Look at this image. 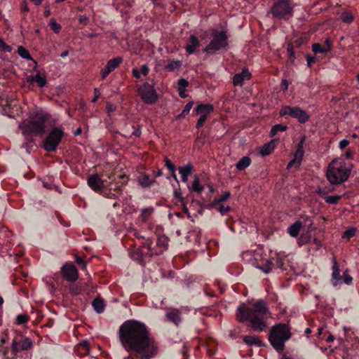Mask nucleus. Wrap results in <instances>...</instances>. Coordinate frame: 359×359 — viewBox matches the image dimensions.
Segmentation results:
<instances>
[{"label": "nucleus", "instance_id": "9d476101", "mask_svg": "<svg viewBox=\"0 0 359 359\" xmlns=\"http://www.w3.org/2000/svg\"><path fill=\"white\" fill-rule=\"evenodd\" d=\"M273 18L286 20L292 16V8L289 0H276L270 9Z\"/></svg>", "mask_w": 359, "mask_h": 359}, {"label": "nucleus", "instance_id": "3c124183", "mask_svg": "<svg viewBox=\"0 0 359 359\" xmlns=\"http://www.w3.org/2000/svg\"><path fill=\"white\" fill-rule=\"evenodd\" d=\"M343 281L345 284L350 285L352 284L353 282V278L348 274V270H346L344 272V275L342 276Z\"/></svg>", "mask_w": 359, "mask_h": 359}, {"label": "nucleus", "instance_id": "c756f323", "mask_svg": "<svg viewBox=\"0 0 359 359\" xmlns=\"http://www.w3.org/2000/svg\"><path fill=\"white\" fill-rule=\"evenodd\" d=\"M193 169H194L193 165L190 163L179 167L178 170H179V173L181 175L182 180H187L188 176L193 171Z\"/></svg>", "mask_w": 359, "mask_h": 359}, {"label": "nucleus", "instance_id": "c85d7f7f", "mask_svg": "<svg viewBox=\"0 0 359 359\" xmlns=\"http://www.w3.org/2000/svg\"><path fill=\"white\" fill-rule=\"evenodd\" d=\"M92 306L97 313L100 314L104 312L105 304L103 299L100 297L94 299L92 302Z\"/></svg>", "mask_w": 359, "mask_h": 359}, {"label": "nucleus", "instance_id": "37998d69", "mask_svg": "<svg viewBox=\"0 0 359 359\" xmlns=\"http://www.w3.org/2000/svg\"><path fill=\"white\" fill-rule=\"evenodd\" d=\"M50 27L56 34L59 33L61 30V25L57 23L55 18H51L50 20Z\"/></svg>", "mask_w": 359, "mask_h": 359}, {"label": "nucleus", "instance_id": "6ab92c4d", "mask_svg": "<svg viewBox=\"0 0 359 359\" xmlns=\"http://www.w3.org/2000/svg\"><path fill=\"white\" fill-rule=\"evenodd\" d=\"M251 78V74L247 69H243L241 73L236 74L233 77V83L235 86H242L244 81L249 80Z\"/></svg>", "mask_w": 359, "mask_h": 359}, {"label": "nucleus", "instance_id": "20e7f679", "mask_svg": "<svg viewBox=\"0 0 359 359\" xmlns=\"http://www.w3.org/2000/svg\"><path fill=\"white\" fill-rule=\"evenodd\" d=\"M137 238L140 241L142 240V242L138 248L130 252V256L133 260L137 261L140 264L144 266L147 261L150 260L151 257L160 255L154 254L152 252L153 250L157 251L158 248L153 236H137Z\"/></svg>", "mask_w": 359, "mask_h": 359}, {"label": "nucleus", "instance_id": "1a4fd4ad", "mask_svg": "<svg viewBox=\"0 0 359 359\" xmlns=\"http://www.w3.org/2000/svg\"><path fill=\"white\" fill-rule=\"evenodd\" d=\"M64 135L65 133L61 128H53L43 141L44 150L48 152L55 151Z\"/></svg>", "mask_w": 359, "mask_h": 359}, {"label": "nucleus", "instance_id": "0e129e2a", "mask_svg": "<svg viewBox=\"0 0 359 359\" xmlns=\"http://www.w3.org/2000/svg\"><path fill=\"white\" fill-rule=\"evenodd\" d=\"M203 290H204V293L206 296H210V297L215 296L214 292L210 288L209 286H208V285L204 286Z\"/></svg>", "mask_w": 359, "mask_h": 359}, {"label": "nucleus", "instance_id": "f8f14e48", "mask_svg": "<svg viewBox=\"0 0 359 359\" xmlns=\"http://www.w3.org/2000/svg\"><path fill=\"white\" fill-rule=\"evenodd\" d=\"M137 94L142 100L147 104H152L158 100V95L154 86L144 83L137 88Z\"/></svg>", "mask_w": 359, "mask_h": 359}, {"label": "nucleus", "instance_id": "2eb2a0df", "mask_svg": "<svg viewBox=\"0 0 359 359\" xmlns=\"http://www.w3.org/2000/svg\"><path fill=\"white\" fill-rule=\"evenodd\" d=\"M324 182L325 181H322V184L316 188L315 191V192L320 196H324L334 191L336 186L341 184L344 181H327L329 183L327 185L324 184Z\"/></svg>", "mask_w": 359, "mask_h": 359}, {"label": "nucleus", "instance_id": "774afa93", "mask_svg": "<svg viewBox=\"0 0 359 359\" xmlns=\"http://www.w3.org/2000/svg\"><path fill=\"white\" fill-rule=\"evenodd\" d=\"M280 87L283 91H286L288 88V81L286 79H283L281 81Z\"/></svg>", "mask_w": 359, "mask_h": 359}, {"label": "nucleus", "instance_id": "ea45409f", "mask_svg": "<svg viewBox=\"0 0 359 359\" xmlns=\"http://www.w3.org/2000/svg\"><path fill=\"white\" fill-rule=\"evenodd\" d=\"M154 212V208L152 207L144 208L141 211L140 217L142 221L145 222L148 219L149 217Z\"/></svg>", "mask_w": 359, "mask_h": 359}, {"label": "nucleus", "instance_id": "e433bc0d", "mask_svg": "<svg viewBox=\"0 0 359 359\" xmlns=\"http://www.w3.org/2000/svg\"><path fill=\"white\" fill-rule=\"evenodd\" d=\"M182 66V62L180 60H172L168 62L166 65L165 69L170 72H172L175 69H178Z\"/></svg>", "mask_w": 359, "mask_h": 359}, {"label": "nucleus", "instance_id": "6e6552de", "mask_svg": "<svg viewBox=\"0 0 359 359\" xmlns=\"http://www.w3.org/2000/svg\"><path fill=\"white\" fill-rule=\"evenodd\" d=\"M351 172V165L342 160H333L328 165L326 176L327 180H348Z\"/></svg>", "mask_w": 359, "mask_h": 359}, {"label": "nucleus", "instance_id": "c9c22d12", "mask_svg": "<svg viewBox=\"0 0 359 359\" xmlns=\"http://www.w3.org/2000/svg\"><path fill=\"white\" fill-rule=\"evenodd\" d=\"M341 20L344 23L350 24L353 21L354 16L351 12L344 11L341 15Z\"/></svg>", "mask_w": 359, "mask_h": 359}, {"label": "nucleus", "instance_id": "4c0bfd02", "mask_svg": "<svg viewBox=\"0 0 359 359\" xmlns=\"http://www.w3.org/2000/svg\"><path fill=\"white\" fill-rule=\"evenodd\" d=\"M287 126L282 124L274 125L270 131L271 136H275L278 132H283L287 130Z\"/></svg>", "mask_w": 359, "mask_h": 359}, {"label": "nucleus", "instance_id": "393cba45", "mask_svg": "<svg viewBox=\"0 0 359 359\" xmlns=\"http://www.w3.org/2000/svg\"><path fill=\"white\" fill-rule=\"evenodd\" d=\"M304 226L302 221L298 220L287 228V233L291 237L297 238L301 229Z\"/></svg>", "mask_w": 359, "mask_h": 359}, {"label": "nucleus", "instance_id": "4d7b16f0", "mask_svg": "<svg viewBox=\"0 0 359 359\" xmlns=\"http://www.w3.org/2000/svg\"><path fill=\"white\" fill-rule=\"evenodd\" d=\"M206 119L207 117L205 116V115H201L200 118H198L196 123V127L198 129L201 128L203 126L204 123L205 122Z\"/></svg>", "mask_w": 359, "mask_h": 359}, {"label": "nucleus", "instance_id": "4468645a", "mask_svg": "<svg viewBox=\"0 0 359 359\" xmlns=\"http://www.w3.org/2000/svg\"><path fill=\"white\" fill-rule=\"evenodd\" d=\"M61 271L62 276L68 281L74 282L78 278V271L72 264L66 263Z\"/></svg>", "mask_w": 359, "mask_h": 359}, {"label": "nucleus", "instance_id": "052dcab7", "mask_svg": "<svg viewBox=\"0 0 359 359\" xmlns=\"http://www.w3.org/2000/svg\"><path fill=\"white\" fill-rule=\"evenodd\" d=\"M218 210L220 212V213L222 215H224L227 214L230 211L231 208L229 206H224L223 205H219Z\"/></svg>", "mask_w": 359, "mask_h": 359}, {"label": "nucleus", "instance_id": "bf43d9fd", "mask_svg": "<svg viewBox=\"0 0 359 359\" xmlns=\"http://www.w3.org/2000/svg\"><path fill=\"white\" fill-rule=\"evenodd\" d=\"M189 86V82L184 79H180L178 81V88L185 89Z\"/></svg>", "mask_w": 359, "mask_h": 359}, {"label": "nucleus", "instance_id": "5701e85b", "mask_svg": "<svg viewBox=\"0 0 359 359\" xmlns=\"http://www.w3.org/2000/svg\"><path fill=\"white\" fill-rule=\"evenodd\" d=\"M200 46V42L198 38L192 34L189 36L188 43L185 46L186 51L188 54L191 55L196 52V49Z\"/></svg>", "mask_w": 359, "mask_h": 359}, {"label": "nucleus", "instance_id": "603ef678", "mask_svg": "<svg viewBox=\"0 0 359 359\" xmlns=\"http://www.w3.org/2000/svg\"><path fill=\"white\" fill-rule=\"evenodd\" d=\"M29 318L27 315H25V314L18 315L17 316V323L19 325H22V324L27 323L29 321Z\"/></svg>", "mask_w": 359, "mask_h": 359}, {"label": "nucleus", "instance_id": "49530a36", "mask_svg": "<svg viewBox=\"0 0 359 359\" xmlns=\"http://www.w3.org/2000/svg\"><path fill=\"white\" fill-rule=\"evenodd\" d=\"M173 195L176 200H177L178 203L184 205V197L182 196V192L180 189H174Z\"/></svg>", "mask_w": 359, "mask_h": 359}, {"label": "nucleus", "instance_id": "bb28decb", "mask_svg": "<svg viewBox=\"0 0 359 359\" xmlns=\"http://www.w3.org/2000/svg\"><path fill=\"white\" fill-rule=\"evenodd\" d=\"M278 140L273 139L271 140L269 142L264 144L260 150V154L262 156H266L270 154L274 149L276 147V142Z\"/></svg>", "mask_w": 359, "mask_h": 359}, {"label": "nucleus", "instance_id": "f3484780", "mask_svg": "<svg viewBox=\"0 0 359 359\" xmlns=\"http://www.w3.org/2000/svg\"><path fill=\"white\" fill-rule=\"evenodd\" d=\"M255 265L264 273H269L274 266V263L271 259L262 258L259 261L256 260Z\"/></svg>", "mask_w": 359, "mask_h": 359}, {"label": "nucleus", "instance_id": "8fccbe9b", "mask_svg": "<svg viewBox=\"0 0 359 359\" xmlns=\"http://www.w3.org/2000/svg\"><path fill=\"white\" fill-rule=\"evenodd\" d=\"M42 182H43V186L44 187L49 189H55L56 191H59L60 193L61 192L58 189V187L53 183L54 181H42Z\"/></svg>", "mask_w": 359, "mask_h": 359}, {"label": "nucleus", "instance_id": "79ce46f5", "mask_svg": "<svg viewBox=\"0 0 359 359\" xmlns=\"http://www.w3.org/2000/svg\"><path fill=\"white\" fill-rule=\"evenodd\" d=\"M194 105V102L192 101L189 102L184 107L182 113L177 116V118H181L185 117L190 111L191 109Z\"/></svg>", "mask_w": 359, "mask_h": 359}, {"label": "nucleus", "instance_id": "cd10ccee", "mask_svg": "<svg viewBox=\"0 0 359 359\" xmlns=\"http://www.w3.org/2000/svg\"><path fill=\"white\" fill-rule=\"evenodd\" d=\"M304 153V152L303 149H297L295 152V158L288 163L287 168H290L293 165L295 167H299L302 160Z\"/></svg>", "mask_w": 359, "mask_h": 359}, {"label": "nucleus", "instance_id": "338daca9", "mask_svg": "<svg viewBox=\"0 0 359 359\" xmlns=\"http://www.w3.org/2000/svg\"><path fill=\"white\" fill-rule=\"evenodd\" d=\"M349 144V141L347 140H342L339 142V147L341 149L346 148Z\"/></svg>", "mask_w": 359, "mask_h": 359}, {"label": "nucleus", "instance_id": "0eeeda50", "mask_svg": "<svg viewBox=\"0 0 359 359\" xmlns=\"http://www.w3.org/2000/svg\"><path fill=\"white\" fill-rule=\"evenodd\" d=\"M229 36L225 30L212 29L211 40L204 48L203 51L208 54H215L218 51L226 49L229 46Z\"/></svg>", "mask_w": 359, "mask_h": 359}, {"label": "nucleus", "instance_id": "e2e57ef3", "mask_svg": "<svg viewBox=\"0 0 359 359\" xmlns=\"http://www.w3.org/2000/svg\"><path fill=\"white\" fill-rule=\"evenodd\" d=\"M306 61H307V65L309 67H311L313 64H314L316 62V59L315 57L308 55L306 56Z\"/></svg>", "mask_w": 359, "mask_h": 359}, {"label": "nucleus", "instance_id": "9b49d317", "mask_svg": "<svg viewBox=\"0 0 359 359\" xmlns=\"http://www.w3.org/2000/svg\"><path fill=\"white\" fill-rule=\"evenodd\" d=\"M279 114L280 116L288 115L296 118L300 123H304L310 118L309 114L299 107L284 106L280 109Z\"/></svg>", "mask_w": 359, "mask_h": 359}, {"label": "nucleus", "instance_id": "423d86ee", "mask_svg": "<svg viewBox=\"0 0 359 359\" xmlns=\"http://www.w3.org/2000/svg\"><path fill=\"white\" fill-rule=\"evenodd\" d=\"M290 337L291 333L287 325L281 323L273 326L269 334V340L278 352L284 349L285 341Z\"/></svg>", "mask_w": 359, "mask_h": 359}, {"label": "nucleus", "instance_id": "6e6d98bb", "mask_svg": "<svg viewBox=\"0 0 359 359\" xmlns=\"http://www.w3.org/2000/svg\"><path fill=\"white\" fill-rule=\"evenodd\" d=\"M140 186L142 188L148 189L150 188L155 181H138Z\"/></svg>", "mask_w": 359, "mask_h": 359}, {"label": "nucleus", "instance_id": "864d4df0", "mask_svg": "<svg viewBox=\"0 0 359 359\" xmlns=\"http://www.w3.org/2000/svg\"><path fill=\"white\" fill-rule=\"evenodd\" d=\"M0 50L8 53L12 50V48L7 45L1 38H0Z\"/></svg>", "mask_w": 359, "mask_h": 359}, {"label": "nucleus", "instance_id": "b1692460", "mask_svg": "<svg viewBox=\"0 0 359 359\" xmlns=\"http://www.w3.org/2000/svg\"><path fill=\"white\" fill-rule=\"evenodd\" d=\"M213 106L210 104H201L194 110L195 114L205 115L207 117L209 114L213 111Z\"/></svg>", "mask_w": 359, "mask_h": 359}, {"label": "nucleus", "instance_id": "7c9ffc66", "mask_svg": "<svg viewBox=\"0 0 359 359\" xmlns=\"http://www.w3.org/2000/svg\"><path fill=\"white\" fill-rule=\"evenodd\" d=\"M27 81L30 83L36 82L39 87H43L46 84V79L41 77L39 74H36L35 76H30L27 77Z\"/></svg>", "mask_w": 359, "mask_h": 359}, {"label": "nucleus", "instance_id": "7ed1b4c3", "mask_svg": "<svg viewBox=\"0 0 359 359\" xmlns=\"http://www.w3.org/2000/svg\"><path fill=\"white\" fill-rule=\"evenodd\" d=\"M48 119V115L39 110L32 113L29 119L21 123L19 128L24 135L41 137L46 133V123Z\"/></svg>", "mask_w": 359, "mask_h": 359}, {"label": "nucleus", "instance_id": "473e14b6", "mask_svg": "<svg viewBox=\"0 0 359 359\" xmlns=\"http://www.w3.org/2000/svg\"><path fill=\"white\" fill-rule=\"evenodd\" d=\"M251 162L248 156L243 157L236 164V168L239 170H243L250 165Z\"/></svg>", "mask_w": 359, "mask_h": 359}, {"label": "nucleus", "instance_id": "a878e982", "mask_svg": "<svg viewBox=\"0 0 359 359\" xmlns=\"http://www.w3.org/2000/svg\"><path fill=\"white\" fill-rule=\"evenodd\" d=\"M229 197L230 193L229 191H225L219 197H216L213 201L208 203L207 208L209 209L215 208L217 205H220L222 203L226 201Z\"/></svg>", "mask_w": 359, "mask_h": 359}, {"label": "nucleus", "instance_id": "dca6fc26", "mask_svg": "<svg viewBox=\"0 0 359 359\" xmlns=\"http://www.w3.org/2000/svg\"><path fill=\"white\" fill-rule=\"evenodd\" d=\"M122 60L121 57H117L109 60L104 68L100 72L102 79H104L112 71L117 68Z\"/></svg>", "mask_w": 359, "mask_h": 359}, {"label": "nucleus", "instance_id": "09e8293b", "mask_svg": "<svg viewBox=\"0 0 359 359\" xmlns=\"http://www.w3.org/2000/svg\"><path fill=\"white\" fill-rule=\"evenodd\" d=\"M307 41H308V38L306 36H304V37H300V38L296 39L294 41V43H292L294 46V48H299L303 44L306 43Z\"/></svg>", "mask_w": 359, "mask_h": 359}, {"label": "nucleus", "instance_id": "ddd939ff", "mask_svg": "<svg viewBox=\"0 0 359 359\" xmlns=\"http://www.w3.org/2000/svg\"><path fill=\"white\" fill-rule=\"evenodd\" d=\"M32 346V341L29 338L21 335H16L12 341L11 353L17 355L22 351H27Z\"/></svg>", "mask_w": 359, "mask_h": 359}, {"label": "nucleus", "instance_id": "f03ea898", "mask_svg": "<svg viewBox=\"0 0 359 359\" xmlns=\"http://www.w3.org/2000/svg\"><path fill=\"white\" fill-rule=\"evenodd\" d=\"M269 316V309L262 299L257 300L250 306L245 304L241 305L237 309L236 313L238 320L242 323H248V326L255 332H262L265 330L266 320Z\"/></svg>", "mask_w": 359, "mask_h": 359}, {"label": "nucleus", "instance_id": "13d9d810", "mask_svg": "<svg viewBox=\"0 0 359 359\" xmlns=\"http://www.w3.org/2000/svg\"><path fill=\"white\" fill-rule=\"evenodd\" d=\"M116 109V107L114 104L109 103V102L107 103L106 111L108 114V116H110V114L111 112L114 111Z\"/></svg>", "mask_w": 359, "mask_h": 359}, {"label": "nucleus", "instance_id": "a19ab883", "mask_svg": "<svg viewBox=\"0 0 359 359\" xmlns=\"http://www.w3.org/2000/svg\"><path fill=\"white\" fill-rule=\"evenodd\" d=\"M18 53L19 54V55L24 58V59H27V60H32V57L29 53V51L24 47L22 46H19L18 48Z\"/></svg>", "mask_w": 359, "mask_h": 359}, {"label": "nucleus", "instance_id": "a211bd4d", "mask_svg": "<svg viewBox=\"0 0 359 359\" xmlns=\"http://www.w3.org/2000/svg\"><path fill=\"white\" fill-rule=\"evenodd\" d=\"M153 237L154 238L158 248L157 251L153 250V253L162 254L168 249L169 238L164 235L160 236H157L155 235L153 236Z\"/></svg>", "mask_w": 359, "mask_h": 359}, {"label": "nucleus", "instance_id": "69168bd1", "mask_svg": "<svg viewBox=\"0 0 359 359\" xmlns=\"http://www.w3.org/2000/svg\"><path fill=\"white\" fill-rule=\"evenodd\" d=\"M140 72L144 76H147L149 74V67L147 65H143L140 68Z\"/></svg>", "mask_w": 359, "mask_h": 359}, {"label": "nucleus", "instance_id": "de8ad7c7", "mask_svg": "<svg viewBox=\"0 0 359 359\" xmlns=\"http://www.w3.org/2000/svg\"><path fill=\"white\" fill-rule=\"evenodd\" d=\"M355 231L356 230L355 228H350L344 231L342 237L343 238L350 239L351 238L355 236Z\"/></svg>", "mask_w": 359, "mask_h": 359}, {"label": "nucleus", "instance_id": "a18cd8bd", "mask_svg": "<svg viewBox=\"0 0 359 359\" xmlns=\"http://www.w3.org/2000/svg\"><path fill=\"white\" fill-rule=\"evenodd\" d=\"M341 196L339 195L326 196L325 200L327 203L337 204L341 199Z\"/></svg>", "mask_w": 359, "mask_h": 359}, {"label": "nucleus", "instance_id": "39448f33", "mask_svg": "<svg viewBox=\"0 0 359 359\" xmlns=\"http://www.w3.org/2000/svg\"><path fill=\"white\" fill-rule=\"evenodd\" d=\"M87 183L91 189L110 198L121 195L126 184L122 181H87Z\"/></svg>", "mask_w": 359, "mask_h": 359}, {"label": "nucleus", "instance_id": "4be33fe9", "mask_svg": "<svg viewBox=\"0 0 359 359\" xmlns=\"http://www.w3.org/2000/svg\"><path fill=\"white\" fill-rule=\"evenodd\" d=\"M332 41L330 39L325 41L324 46L316 43L312 45V50L315 53H327L331 50Z\"/></svg>", "mask_w": 359, "mask_h": 359}, {"label": "nucleus", "instance_id": "412c9836", "mask_svg": "<svg viewBox=\"0 0 359 359\" xmlns=\"http://www.w3.org/2000/svg\"><path fill=\"white\" fill-rule=\"evenodd\" d=\"M165 318L177 326L182 321L181 312L177 309H169L165 313Z\"/></svg>", "mask_w": 359, "mask_h": 359}, {"label": "nucleus", "instance_id": "f257e3e1", "mask_svg": "<svg viewBox=\"0 0 359 359\" xmlns=\"http://www.w3.org/2000/svg\"><path fill=\"white\" fill-rule=\"evenodd\" d=\"M120 339L124 348L134 351L139 359H151L157 355V344L149 337L144 323L136 320L125 322L120 327Z\"/></svg>", "mask_w": 359, "mask_h": 359}, {"label": "nucleus", "instance_id": "72a5a7b5", "mask_svg": "<svg viewBox=\"0 0 359 359\" xmlns=\"http://www.w3.org/2000/svg\"><path fill=\"white\" fill-rule=\"evenodd\" d=\"M11 236V232L6 227H0V245H4L5 240Z\"/></svg>", "mask_w": 359, "mask_h": 359}, {"label": "nucleus", "instance_id": "aec40b11", "mask_svg": "<svg viewBox=\"0 0 359 359\" xmlns=\"http://www.w3.org/2000/svg\"><path fill=\"white\" fill-rule=\"evenodd\" d=\"M333 265L332 267V284L334 287H337L339 284V282L342 280V276L340 275V270L336 260V258L334 257L332 259Z\"/></svg>", "mask_w": 359, "mask_h": 359}, {"label": "nucleus", "instance_id": "c03bdc74", "mask_svg": "<svg viewBox=\"0 0 359 359\" xmlns=\"http://www.w3.org/2000/svg\"><path fill=\"white\" fill-rule=\"evenodd\" d=\"M244 342L248 345H259V340L252 336H245L243 337Z\"/></svg>", "mask_w": 359, "mask_h": 359}, {"label": "nucleus", "instance_id": "f704fd0d", "mask_svg": "<svg viewBox=\"0 0 359 359\" xmlns=\"http://www.w3.org/2000/svg\"><path fill=\"white\" fill-rule=\"evenodd\" d=\"M165 165L166 168H168L171 176L174 178V180H177L176 174H175L176 168H175V165H174V163H172L170 159H168V158H165Z\"/></svg>", "mask_w": 359, "mask_h": 359}, {"label": "nucleus", "instance_id": "58836bf2", "mask_svg": "<svg viewBox=\"0 0 359 359\" xmlns=\"http://www.w3.org/2000/svg\"><path fill=\"white\" fill-rule=\"evenodd\" d=\"M287 53L288 54V57L290 61L293 63L296 59L295 53H294V46L292 43H289L287 46Z\"/></svg>", "mask_w": 359, "mask_h": 359}, {"label": "nucleus", "instance_id": "2f4dec72", "mask_svg": "<svg viewBox=\"0 0 359 359\" xmlns=\"http://www.w3.org/2000/svg\"><path fill=\"white\" fill-rule=\"evenodd\" d=\"M191 183H188L187 185L189 187V190L191 191L196 192L198 194H201V192L204 189V187L201 184V181H191Z\"/></svg>", "mask_w": 359, "mask_h": 359}, {"label": "nucleus", "instance_id": "680f3d73", "mask_svg": "<svg viewBox=\"0 0 359 359\" xmlns=\"http://www.w3.org/2000/svg\"><path fill=\"white\" fill-rule=\"evenodd\" d=\"M79 22L80 24L87 25L89 23V18L86 15H80L79 17Z\"/></svg>", "mask_w": 359, "mask_h": 359}, {"label": "nucleus", "instance_id": "5fc2aeb1", "mask_svg": "<svg viewBox=\"0 0 359 359\" xmlns=\"http://www.w3.org/2000/svg\"><path fill=\"white\" fill-rule=\"evenodd\" d=\"M274 266H276L277 268L280 269H285V263L283 259L279 257V255H278L276 262L274 263Z\"/></svg>", "mask_w": 359, "mask_h": 359}]
</instances>
